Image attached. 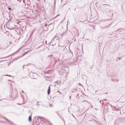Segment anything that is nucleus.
Masks as SVG:
<instances>
[{
  "label": "nucleus",
  "instance_id": "7ed1b4c3",
  "mask_svg": "<svg viewBox=\"0 0 125 125\" xmlns=\"http://www.w3.org/2000/svg\"><path fill=\"white\" fill-rule=\"evenodd\" d=\"M107 14H108V15L110 16V15L111 14H112V15H113V13L112 11H108L107 12Z\"/></svg>",
  "mask_w": 125,
  "mask_h": 125
},
{
  "label": "nucleus",
  "instance_id": "ddd939ff",
  "mask_svg": "<svg viewBox=\"0 0 125 125\" xmlns=\"http://www.w3.org/2000/svg\"><path fill=\"white\" fill-rule=\"evenodd\" d=\"M7 57H1V58H0V59H2L4 58H6Z\"/></svg>",
  "mask_w": 125,
  "mask_h": 125
},
{
  "label": "nucleus",
  "instance_id": "f03ea898",
  "mask_svg": "<svg viewBox=\"0 0 125 125\" xmlns=\"http://www.w3.org/2000/svg\"><path fill=\"white\" fill-rule=\"evenodd\" d=\"M35 118L36 119L35 122L38 125L40 123V122H39V121H38L39 118H38V117L37 116H36L35 117Z\"/></svg>",
  "mask_w": 125,
  "mask_h": 125
},
{
  "label": "nucleus",
  "instance_id": "37998d69",
  "mask_svg": "<svg viewBox=\"0 0 125 125\" xmlns=\"http://www.w3.org/2000/svg\"><path fill=\"white\" fill-rule=\"evenodd\" d=\"M46 0H44V1L45 2V1Z\"/></svg>",
  "mask_w": 125,
  "mask_h": 125
},
{
  "label": "nucleus",
  "instance_id": "dca6fc26",
  "mask_svg": "<svg viewBox=\"0 0 125 125\" xmlns=\"http://www.w3.org/2000/svg\"><path fill=\"white\" fill-rule=\"evenodd\" d=\"M55 0H54V6H55Z\"/></svg>",
  "mask_w": 125,
  "mask_h": 125
},
{
  "label": "nucleus",
  "instance_id": "4be33fe9",
  "mask_svg": "<svg viewBox=\"0 0 125 125\" xmlns=\"http://www.w3.org/2000/svg\"><path fill=\"white\" fill-rule=\"evenodd\" d=\"M33 31H32V33H31V34L33 33Z\"/></svg>",
  "mask_w": 125,
  "mask_h": 125
},
{
  "label": "nucleus",
  "instance_id": "c03bdc74",
  "mask_svg": "<svg viewBox=\"0 0 125 125\" xmlns=\"http://www.w3.org/2000/svg\"><path fill=\"white\" fill-rule=\"evenodd\" d=\"M52 56V55H50V56Z\"/></svg>",
  "mask_w": 125,
  "mask_h": 125
},
{
  "label": "nucleus",
  "instance_id": "49530a36",
  "mask_svg": "<svg viewBox=\"0 0 125 125\" xmlns=\"http://www.w3.org/2000/svg\"><path fill=\"white\" fill-rule=\"evenodd\" d=\"M108 20L109 21V20H110L109 19V20Z\"/></svg>",
  "mask_w": 125,
  "mask_h": 125
},
{
  "label": "nucleus",
  "instance_id": "a211bd4d",
  "mask_svg": "<svg viewBox=\"0 0 125 125\" xmlns=\"http://www.w3.org/2000/svg\"><path fill=\"white\" fill-rule=\"evenodd\" d=\"M72 115L73 116L74 118H75V116L73 115V114H72Z\"/></svg>",
  "mask_w": 125,
  "mask_h": 125
},
{
  "label": "nucleus",
  "instance_id": "f257e3e1",
  "mask_svg": "<svg viewBox=\"0 0 125 125\" xmlns=\"http://www.w3.org/2000/svg\"><path fill=\"white\" fill-rule=\"evenodd\" d=\"M69 71V69L68 68L67 66L65 67L64 68L63 67V68L61 70H60L59 71V73H60L61 72H62V73H68Z\"/></svg>",
  "mask_w": 125,
  "mask_h": 125
},
{
  "label": "nucleus",
  "instance_id": "aec40b11",
  "mask_svg": "<svg viewBox=\"0 0 125 125\" xmlns=\"http://www.w3.org/2000/svg\"><path fill=\"white\" fill-rule=\"evenodd\" d=\"M77 32L78 34V30L77 29Z\"/></svg>",
  "mask_w": 125,
  "mask_h": 125
},
{
  "label": "nucleus",
  "instance_id": "58836bf2",
  "mask_svg": "<svg viewBox=\"0 0 125 125\" xmlns=\"http://www.w3.org/2000/svg\"><path fill=\"white\" fill-rule=\"evenodd\" d=\"M91 106H92L91 107H93V106H92V105H91Z\"/></svg>",
  "mask_w": 125,
  "mask_h": 125
},
{
  "label": "nucleus",
  "instance_id": "473e14b6",
  "mask_svg": "<svg viewBox=\"0 0 125 125\" xmlns=\"http://www.w3.org/2000/svg\"><path fill=\"white\" fill-rule=\"evenodd\" d=\"M68 111L69 112V109H68Z\"/></svg>",
  "mask_w": 125,
  "mask_h": 125
},
{
  "label": "nucleus",
  "instance_id": "9b49d317",
  "mask_svg": "<svg viewBox=\"0 0 125 125\" xmlns=\"http://www.w3.org/2000/svg\"><path fill=\"white\" fill-rule=\"evenodd\" d=\"M39 101H38V102H37V103H36V105L37 106H38L39 105H40V104H39L38 103H39Z\"/></svg>",
  "mask_w": 125,
  "mask_h": 125
},
{
  "label": "nucleus",
  "instance_id": "f704fd0d",
  "mask_svg": "<svg viewBox=\"0 0 125 125\" xmlns=\"http://www.w3.org/2000/svg\"><path fill=\"white\" fill-rule=\"evenodd\" d=\"M104 100H107L106 99H105Z\"/></svg>",
  "mask_w": 125,
  "mask_h": 125
},
{
  "label": "nucleus",
  "instance_id": "a19ab883",
  "mask_svg": "<svg viewBox=\"0 0 125 125\" xmlns=\"http://www.w3.org/2000/svg\"><path fill=\"white\" fill-rule=\"evenodd\" d=\"M87 40H88V39H87Z\"/></svg>",
  "mask_w": 125,
  "mask_h": 125
},
{
  "label": "nucleus",
  "instance_id": "72a5a7b5",
  "mask_svg": "<svg viewBox=\"0 0 125 125\" xmlns=\"http://www.w3.org/2000/svg\"><path fill=\"white\" fill-rule=\"evenodd\" d=\"M10 20H11V19H10L9 20V21H10Z\"/></svg>",
  "mask_w": 125,
  "mask_h": 125
},
{
  "label": "nucleus",
  "instance_id": "0eeeda50",
  "mask_svg": "<svg viewBox=\"0 0 125 125\" xmlns=\"http://www.w3.org/2000/svg\"><path fill=\"white\" fill-rule=\"evenodd\" d=\"M31 115L30 116H29V117L28 120L29 121H31Z\"/></svg>",
  "mask_w": 125,
  "mask_h": 125
},
{
  "label": "nucleus",
  "instance_id": "79ce46f5",
  "mask_svg": "<svg viewBox=\"0 0 125 125\" xmlns=\"http://www.w3.org/2000/svg\"><path fill=\"white\" fill-rule=\"evenodd\" d=\"M76 40V39H75L74 40V41H75Z\"/></svg>",
  "mask_w": 125,
  "mask_h": 125
},
{
  "label": "nucleus",
  "instance_id": "2eb2a0df",
  "mask_svg": "<svg viewBox=\"0 0 125 125\" xmlns=\"http://www.w3.org/2000/svg\"><path fill=\"white\" fill-rule=\"evenodd\" d=\"M25 66V65H23V66H22V68H23V69H24V66Z\"/></svg>",
  "mask_w": 125,
  "mask_h": 125
},
{
  "label": "nucleus",
  "instance_id": "b1692460",
  "mask_svg": "<svg viewBox=\"0 0 125 125\" xmlns=\"http://www.w3.org/2000/svg\"><path fill=\"white\" fill-rule=\"evenodd\" d=\"M95 109V110H98V109L97 108H96Z\"/></svg>",
  "mask_w": 125,
  "mask_h": 125
},
{
  "label": "nucleus",
  "instance_id": "f8f14e48",
  "mask_svg": "<svg viewBox=\"0 0 125 125\" xmlns=\"http://www.w3.org/2000/svg\"><path fill=\"white\" fill-rule=\"evenodd\" d=\"M4 76H9V77H11V76L10 75H8V74H6V75H4Z\"/></svg>",
  "mask_w": 125,
  "mask_h": 125
},
{
  "label": "nucleus",
  "instance_id": "39448f33",
  "mask_svg": "<svg viewBox=\"0 0 125 125\" xmlns=\"http://www.w3.org/2000/svg\"><path fill=\"white\" fill-rule=\"evenodd\" d=\"M50 86H49L48 87V89L47 91L48 94V95L50 93Z\"/></svg>",
  "mask_w": 125,
  "mask_h": 125
},
{
  "label": "nucleus",
  "instance_id": "6ab92c4d",
  "mask_svg": "<svg viewBox=\"0 0 125 125\" xmlns=\"http://www.w3.org/2000/svg\"><path fill=\"white\" fill-rule=\"evenodd\" d=\"M5 119V120H7V121H8V119H7V118H6Z\"/></svg>",
  "mask_w": 125,
  "mask_h": 125
},
{
  "label": "nucleus",
  "instance_id": "bb28decb",
  "mask_svg": "<svg viewBox=\"0 0 125 125\" xmlns=\"http://www.w3.org/2000/svg\"><path fill=\"white\" fill-rule=\"evenodd\" d=\"M0 48H1V49H2V48H1V47H0ZM4 49V48H3V49Z\"/></svg>",
  "mask_w": 125,
  "mask_h": 125
},
{
  "label": "nucleus",
  "instance_id": "423d86ee",
  "mask_svg": "<svg viewBox=\"0 0 125 125\" xmlns=\"http://www.w3.org/2000/svg\"><path fill=\"white\" fill-rule=\"evenodd\" d=\"M61 81H59L58 80L57 81H55L54 82L55 83H57V84H58L61 83Z\"/></svg>",
  "mask_w": 125,
  "mask_h": 125
},
{
  "label": "nucleus",
  "instance_id": "1a4fd4ad",
  "mask_svg": "<svg viewBox=\"0 0 125 125\" xmlns=\"http://www.w3.org/2000/svg\"><path fill=\"white\" fill-rule=\"evenodd\" d=\"M107 5L106 4H103L102 5V6L101 7V8L102 9H104V6H103V5Z\"/></svg>",
  "mask_w": 125,
  "mask_h": 125
},
{
  "label": "nucleus",
  "instance_id": "4c0bfd02",
  "mask_svg": "<svg viewBox=\"0 0 125 125\" xmlns=\"http://www.w3.org/2000/svg\"><path fill=\"white\" fill-rule=\"evenodd\" d=\"M10 44H11V41H10Z\"/></svg>",
  "mask_w": 125,
  "mask_h": 125
},
{
  "label": "nucleus",
  "instance_id": "393cba45",
  "mask_svg": "<svg viewBox=\"0 0 125 125\" xmlns=\"http://www.w3.org/2000/svg\"><path fill=\"white\" fill-rule=\"evenodd\" d=\"M8 81H11V80H8Z\"/></svg>",
  "mask_w": 125,
  "mask_h": 125
},
{
  "label": "nucleus",
  "instance_id": "e433bc0d",
  "mask_svg": "<svg viewBox=\"0 0 125 125\" xmlns=\"http://www.w3.org/2000/svg\"><path fill=\"white\" fill-rule=\"evenodd\" d=\"M118 80H117V82H118Z\"/></svg>",
  "mask_w": 125,
  "mask_h": 125
},
{
  "label": "nucleus",
  "instance_id": "5701e85b",
  "mask_svg": "<svg viewBox=\"0 0 125 125\" xmlns=\"http://www.w3.org/2000/svg\"><path fill=\"white\" fill-rule=\"evenodd\" d=\"M85 101H83V102H84Z\"/></svg>",
  "mask_w": 125,
  "mask_h": 125
},
{
  "label": "nucleus",
  "instance_id": "9d476101",
  "mask_svg": "<svg viewBox=\"0 0 125 125\" xmlns=\"http://www.w3.org/2000/svg\"><path fill=\"white\" fill-rule=\"evenodd\" d=\"M100 102L102 104V105L104 104V103L103 102V101H102V100H101V101H100Z\"/></svg>",
  "mask_w": 125,
  "mask_h": 125
},
{
  "label": "nucleus",
  "instance_id": "ea45409f",
  "mask_svg": "<svg viewBox=\"0 0 125 125\" xmlns=\"http://www.w3.org/2000/svg\"><path fill=\"white\" fill-rule=\"evenodd\" d=\"M56 62L54 63V64H55V63Z\"/></svg>",
  "mask_w": 125,
  "mask_h": 125
},
{
  "label": "nucleus",
  "instance_id": "6e6552de",
  "mask_svg": "<svg viewBox=\"0 0 125 125\" xmlns=\"http://www.w3.org/2000/svg\"><path fill=\"white\" fill-rule=\"evenodd\" d=\"M66 33L65 32H63V33H61V36H62L63 35H65Z\"/></svg>",
  "mask_w": 125,
  "mask_h": 125
},
{
  "label": "nucleus",
  "instance_id": "c85d7f7f",
  "mask_svg": "<svg viewBox=\"0 0 125 125\" xmlns=\"http://www.w3.org/2000/svg\"><path fill=\"white\" fill-rule=\"evenodd\" d=\"M50 125H52V124H50Z\"/></svg>",
  "mask_w": 125,
  "mask_h": 125
},
{
  "label": "nucleus",
  "instance_id": "c9c22d12",
  "mask_svg": "<svg viewBox=\"0 0 125 125\" xmlns=\"http://www.w3.org/2000/svg\"><path fill=\"white\" fill-rule=\"evenodd\" d=\"M2 61H0V62H2Z\"/></svg>",
  "mask_w": 125,
  "mask_h": 125
},
{
  "label": "nucleus",
  "instance_id": "f3484780",
  "mask_svg": "<svg viewBox=\"0 0 125 125\" xmlns=\"http://www.w3.org/2000/svg\"><path fill=\"white\" fill-rule=\"evenodd\" d=\"M122 57H120V58H119V60H120V59H122Z\"/></svg>",
  "mask_w": 125,
  "mask_h": 125
},
{
  "label": "nucleus",
  "instance_id": "a878e982",
  "mask_svg": "<svg viewBox=\"0 0 125 125\" xmlns=\"http://www.w3.org/2000/svg\"><path fill=\"white\" fill-rule=\"evenodd\" d=\"M45 43H46H46H47V41H45Z\"/></svg>",
  "mask_w": 125,
  "mask_h": 125
},
{
  "label": "nucleus",
  "instance_id": "a18cd8bd",
  "mask_svg": "<svg viewBox=\"0 0 125 125\" xmlns=\"http://www.w3.org/2000/svg\"><path fill=\"white\" fill-rule=\"evenodd\" d=\"M56 85H55L54 86H55Z\"/></svg>",
  "mask_w": 125,
  "mask_h": 125
},
{
  "label": "nucleus",
  "instance_id": "20e7f679",
  "mask_svg": "<svg viewBox=\"0 0 125 125\" xmlns=\"http://www.w3.org/2000/svg\"><path fill=\"white\" fill-rule=\"evenodd\" d=\"M50 11L51 12V14L52 15V14L54 12V9H50Z\"/></svg>",
  "mask_w": 125,
  "mask_h": 125
},
{
  "label": "nucleus",
  "instance_id": "cd10ccee",
  "mask_svg": "<svg viewBox=\"0 0 125 125\" xmlns=\"http://www.w3.org/2000/svg\"><path fill=\"white\" fill-rule=\"evenodd\" d=\"M50 105L51 106H52V104H50Z\"/></svg>",
  "mask_w": 125,
  "mask_h": 125
},
{
  "label": "nucleus",
  "instance_id": "7c9ffc66",
  "mask_svg": "<svg viewBox=\"0 0 125 125\" xmlns=\"http://www.w3.org/2000/svg\"><path fill=\"white\" fill-rule=\"evenodd\" d=\"M70 99H71V96H70Z\"/></svg>",
  "mask_w": 125,
  "mask_h": 125
},
{
  "label": "nucleus",
  "instance_id": "412c9836",
  "mask_svg": "<svg viewBox=\"0 0 125 125\" xmlns=\"http://www.w3.org/2000/svg\"><path fill=\"white\" fill-rule=\"evenodd\" d=\"M21 91H22V93H24V92H23V90H22Z\"/></svg>",
  "mask_w": 125,
  "mask_h": 125
},
{
  "label": "nucleus",
  "instance_id": "c756f323",
  "mask_svg": "<svg viewBox=\"0 0 125 125\" xmlns=\"http://www.w3.org/2000/svg\"><path fill=\"white\" fill-rule=\"evenodd\" d=\"M52 59V60H53V61H54V59L53 58Z\"/></svg>",
  "mask_w": 125,
  "mask_h": 125
},
{
  "label": "nucleus",
  "instance_id": "2f4dec72",
  "mask_svg": "<svg viewBox=\"0 0 125 125\" xmlns=\"http://www.w3.org/2000/svg\"><path fill=\"white\" fill-rule=\"evenodd\" d=\"M112 24V23H111V24H110L109 25H110L111 24Z\"/></svg>",
  "mask_w": 125,
  "mask_h": 125
},
{
  "label": "nucleus",
  "instance_id": "4468645a",
  "mask_svg": "<svg viewBox=\"0 0 125 125\" xmlns=\"http://www.w3.org/2000/svg\"><path fill=\"white\" fill-rule=\"evenodd\" d=\"M8 9L9 10H10L11 9V8L10 7L8 8Z\"/></svg>",
  "mask_w": 125,
  "mask_h": 125
}]
</instances>
